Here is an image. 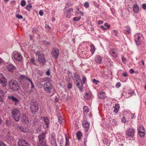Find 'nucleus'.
<instances>
[{"label":"nucleus","mask_w":146,"mask_h":146,"mask_svg":"<svg viewBox=\"0 0 146 146\" xmlns=\"http://www.w3.org/2000/svg\"><path fill=\"white\" fill-rule=\"evenodd\" d=\"M3 90H0V95L4 96V94L3 93Z\"/></svg>","instance_id":"obj_62"},{"label":"nucleus","mask_w":146,"mask_h":146,"mask_svg":"<svg viewBox=\"0 0 146 146\" xmlns=\"http://www.w3.org/2000/svg\"><path fill=\"white\" fill-rule=\"evenodd\" d=\"M19 130L21 131L23 133L27 132L29 131L28 129L26 127L23 126H21L19 127Z\"/></svg>","instance_id":"obj_24"},{"label":"nucleus","mask_w":146,"mask_h":146,"mask_svg":"<svg viewBox=\"0 0 146 146\" xmlns=\"http://www.w3.org/2000/svg\"><path fill=\"white\" fill-rule=\"evenodd\" d=\"M21 122L25 124H28L29 123L28 118L27 116L25 114H23V116L21 118Z\"/></svg>","instance_id":"obj_13"},{"label":"nucleus","mask_w":146,"mask_h":146,"mask_svg":"<svg viewBox=\"0 0 146 146\" xmlns=\"http://www.w3.org/2000/svg\"><path fill=\"white\" fill-rule=\"evenodd\" d=\"M134 72V70L132 69H131L129 70V72L131 74L133 73Z\"/></svg>","instance_id":"obj_64"},{"label":"nucleus","mask_w":146,"mask_h":146,"mask_svg":"<svg viewBox=\"0 0 146 146\" xmlns=\"http://www.w3.org/2000/svg\"><path fill=\"white\" fill-rule=\"evenodd\" d=\"M21 4V6H22V7H24L25 6L26 4V1L24 0H22Z\"/></svg>","instance_id":"obj_40"},{"label":"nucleus","mask_w":146,"mask_h":146,"mask_svg":"<svg viewBox=\"0 0 146 146\" xmlns=\"http://www.w3.org/2000/svg\"><path fill=\"white\" fill-rule=\"evenodd\" d=\"M44 90L46 92H49L52 88V85L49 82L45 83L43 86Z\"/></svg>","instance_id":"obj_8"},{"label":"nucleus","mask_w":146,"mask_h":146,"mask_svg":"<svg viewBox=\"0 0 146 146\" xmlns=\"http://www.w3.org/2000/svg\"><path fill=\"white\" fill-rule=\"evenodd\" d=\"M95 61L98 64H100L101 62V58L100 56L98 55L96 56Z\"/></svg>","instance_id":"obj_22"},{"label":"nucleus","mask_w":146,"mask_h":146,"mask_svg":"<svg viewBox=\"0 0 146 146\" xmlns=\"http://www.w3.org/2000/svg\"><path fill=\"white\" fill-rule=\"evenodd\" d=\"M7 80L5 77L0 73V83L3 86H5L7 85Z\"/></svg>","instance_id":"obj_10"},{"label":"nucleus","mask_w":146,"mask_h":146,"mask_svg":"<svg viewBox=\"0 0 146 146\" xmlns=\"http://www.w3.org/2000/svg\"><path fill=\"white\" fill-rule=\"evenodd\" d=\"M129 120V119H126L125 116H123L121 119V121L123 123H125L128 121Z\"/></svg>","instance_id":"obj_30"},{"label":"nucleus","mask_w":146,"mask_h":146,"mask_svg":"<svg viewBox=\"0 0 146 146\" xmlns=\"http://www.w3.org/2000/svg\"><path fill=\"white\" fill-rule=\"evenodd\" d=\"M125 28H126V29L125 30V33L129 34L131 32V29L128 26Z\"/></svg>","instance_id":"obj_33"},{"label":"nucleus","mask_w":146,"mask_h":146,"mask_svg":"<svg viewBox=\"0 0 146 146\" xmlns=\"http://www.w3.org/2000/svg\"><path fill=\"white\" fill-rule=\"evenodd\" d=\"M105 95V93L104 92H100L98 94V98L100 99H104L106 97Z\"/></svg>","instance_id":"obj_23"},{"label":"nucleus","mask_w":146,"mask_h":146,"mask_svg":"<svg viewBox=\"0 0 146 146\" xmlns=\"http://www.w3.org/2000/svg\"><path fill=\"white\" fill-rule=\"evenodd\" d=\"M86 80V76H83L82 78V83L84 84H85Z\"/></svg>","instance_id":"obj_39"},{"label":"nucleus","mask_w":146,"mask_h":146,"mask_svg":"<svg viewBox=\"0 0 146 146\" xmlns=\"http://www.w3.org/2000/svg\"><path fill=\"white\" fill-rule=\"evenodd\" d=\"M133 11L135 13H137L139 11V7L138 5L136 4H135L133 7Z\"/></svg>","instance_id":"obj_20"},{"label":"nucleus","mask_w":146,"mask_h":146,"mask_svg":"<svg viewBox=\"0 0 146 146\" xmlns=\"http://www.w3.org/2000/svg\"><path fill=\"white\" fill-rule=\"evenodd\" d=\"M18 145L19 146H30L27 141L23 139H20L19 141Z\"/></svg>","instance_id":"obj_11"},{"label":"nucleus","mask_w":146,"mask_h":146,"mask_svg":"<svg viewBox=\"0 0 146 146\" xmlns=\"http://www.w3.org/2000/svg\"><path fill=\"white\" fill-rule=\"evenodd\" d=\"M45 137V134L44 133L41 134L39 136V140L38 142V146H46Z\"/></svg>","instance_id":"obj_1"},{"label":"nucleus","mask_w":146,"mask_h":146,"mask_svg":"<svg viewBox=\"0 0 146 146\" xmlns=\"http://www.w3.org/2000/svg\"><path fill=\"white\" fill-rule=\"evenodd\" d=\"M74 76L76 79V82H79L80 80H81V78L77 74L75 73L74 74Z\"/></svg>","instance_id":"obj_27"},{"label":"nucleus","mask_w":146,"mask_h":146,"mask_svg":"<svg viewBox=\"0 0 146 146\" xmlns=\"http://www.w3.org/2000/svg\"><path fill=\"white\" fill-rule=\"evenodd\" d=\"M109 52L111 55L114 57H116L118 56L117 52L115 50H111Z\"/></svg>","instance_id":"obj_19"},{"label":"nucleus","mask_w":146,"mask_h":146,"mask_svg":"<svg viewBox=\"0 0 146 146\" xmlns=\"http://www.w3.org/2000/svg\"><path fill=\"white\" fill-rule=\"evenodd\" d=\"M12 114L13 117L16 121H18L19 120L20 118V113L19 110L13 109Z\"/></svg>","instance_id":"obj_4"},{"label":"nucleus","mask_w":146,"mask_h":146,"mask_svg":"<svg viewBox=\"0 0 146 146\" xmlns=\"http://www.w3.org/2000/svg\"><path fill=\"white\" fill-rule=\"evenodd\" d=\"M59 54V50L57 48H54L53 49L52 51V54L55 59L58 58Z\"/></svg>","instance_id":"obj_12"},{"label":"nucleus","mask_w":146,"mask_h":146,"mask_svg":"<svg viewBox=\"0 0 146 146\" xmlns=\"http://www.w3.org/2000/svg\"><path fill=\"white\" fill-rule=\"evenodd\" d=\"M81 19V17L80 16L78 17H75L74 18L73 20L74 21H78Z\"/></svg>","instance_id":"obj_36"},{"label":"nucleus","mask_w":146,"mask_h":146,"mask_svg":"<svg viewBox=\"0 0 146 146\" xmlns=\"http://www.w3.org/2000/svg\"><path fill=\"white\" fill-rule=\"evenodd\" d=\"M83 126L85 128V130L87 132L89 130L90 123L87 121L85 120L83 122Z\"/></svg>","instance_id":"obj_17"},{"label":"nucleus","mask_w":146,"mask_h":146,"mask_svg":"<svg viewBox=\"0 0 146 146\" xmlns=\"http://www.w3.org/2000/svg\"><path fill=\"white\" fill-rule=\"evenodd\" d=\"M12 56L15 60L18 61H21L22 58V56L21 54L15 52L13 53Z\"/></svg>","instance_id":"obj_6"},{"label":"nucleus","mask_w":146,"mask_h":146,"mask_svg":"<svg viewBox=\"0 0 146 146\" xmlns=\"http://www.w3.org/2000/svg\"><path fill=\"white\" fill-rule=\"evenodd\" d=\"M142 35L140 33H137L134 36L135 40L137 45H140L141 42V37Z\"/></svg>","instance_id":"obj_5"},{"label":"nucleus","mask_w":146,"mask_h":146,"mask_svg":"<svg viewBox=\"0 0 146 146\" xmlns=\"http://www.w3.org/2000/svg\"><path fill=\"white\" fill-rule=\"evenodd\" d=\"M10 88L13 90L17 91L19 90V87L17 81L14 80H11L9 83Z\"/></svg>","instance_id":"obj_2"},{"label":"nucleus","mask_w":146,"mask_h":146,"mask_svg":"<svg viewBox=\"0 0 146 146\" xmlns=\"http://www.w3.org/2000/svg\"><path fill=\"white\" fill-rule=\"evenodd\" d=\"M32 7V6L30 4L29 5H27L26 6V8L27 10L30 11L31 10Z\"/></svg>","instance_id":"obj_35"},{"label":"nucleus","mask_w":146,"mask_h":146,"mask_svg":"<svg viewBox=\"0 0 146 146\" xmlns=\"http://www.w3.org/2000/svg\"><path fill=\"white\" fill-rule=\"evenodd\" d=\"M8 140L10 142H11L13 141V138L12 136H9L7 138Z\"/></svg>","instance_id":"obj_41"},{"label":"nucleus","mask_w":146,"mask_h":146,"mask_svg":"<svg viewBox=\"0 0 146 146\" xmlns=\"http://www.w3.org/2000/svg\"><path fill=\"white\" fill-rule=\"evenodd\" d=\"M139 133L140 136L141 137H143L145 135L144 131H138Z\"/></svg>","instance_id":"obj_37"},{"label":"nucleus","mask_w":146,"mask_h":146,"mask_svg":"<svg viewBox=\"0 0 146 146\" xmlns=\"http://www.w3.org/2000/svg\"><path fill=\"white\" fill-rule=\"evenodd\" d=\"M44 123L45 125L47 127H48L49 123V119L47 117H45L44 119Z\"/></svg>","instance_id":"obj_26"},{"label":"nucleus","mask_w":146,"mask_h":146,"mask_svg":"<svg viewBox=\"0 0 146 146\" xmlns=\"http://www.w3.org/2000/svg\"><path fill=\"white\" fill-rule=\"evenodd\" d=\"M84 6L86 8H88L89 6V4L87 2H85L84 4Z\"/></svg>","instance_id":"obj_46"},{"label":"nucleus","mask_w":146,"mask_h":146,"mask_svg":"<svg viewBox=\"0 0 146 146\" xmlns=\"http://www.w3.org/2000/svg\"><path fill=\"white\" fill-rule=\"evenodd\" d=\"M50 141L51 146H57L56 142V135L54 133L51 134Z\"/></svg>","instance_id":"obj_7"},{"label":"nucleus","mask_w":146,"mask_h":146,"mask_svg":"<svg viewBox=\"0 0 146 146\" xmlns=\"http://www.w3.org/2000/svg\"><path fill=\"white\" fill-rule=\"evenodd\" d=\"M114 108L113 112L117 113L119 111V109L120 108L119 105L118 104H115L114 106L113 107Z\"/></svg>","instance_id":"obj_25"},{"label":"nucleus","mask_w":146,"mask_h":146,"mask_svg":"<svg viewBox=\"0 0 146 146\" xmlns=\"http://www.w3.org/2000/svg\"><path fill=\"white\" fill-rule=\"evenodd\" d=\"M38 59L40 62L43 64L45 63L46 59L44 57V55L43 54H42L38 55Z\"/></svg>","instance_id":"obj_15"},{"label":"nucleus","mask_w":146,"mask_h":146,"mask_svg":"<svg viewBox=\"0 0 146 146\" xmlns=\"http://www.w3.org/2000/svg\"><path fill=\"white\" fill-rule=\"evenodd\" d=\"M90 47L91 48L90 51L92 52V55H93L95 51L94 46L93 44H91L90 45Z\"/></svg>","instance_id":"obj_28"},{"label":"nucleus","mask_w":146,"mask_h":146,"mask_svg":"<svg viewBox=\"0 0 146 146\" xmlns=\"http://www.w3.org/2000/svg\"><path fill=\"white\" fill-rule=\"evenodd\" d=\"M135 134V130L132 128L128 129L126 131V134L129 136L133 137Z\"/></svg>","instance_id":"obj_14"},{"label":"nucleus","mask_w":146,"mask_h":146,"mask_svg":"<svg viewBox=\"0 0 146 146\" xmlns=\"http://www.w3.org/2000/svg\"><path fill=\"white\" fill-rule=\"evenodd\" d=\"M0 146H6L5 144L2 142H0Z\"/></svg>","instance_id":"obj_59"},{"label":"nucleus","mask_w":146,"mask_h":146,"mask_svg":"<svg viewBox=\"0 0 146 146\" xmlns=\"http://www.w3.org/2000/svg\"><path fill=\"white\" fill-rule=\"evenodd\" d=\"M142 7L143 9H146V4H143L142 5Z\"/></svg>","instance_id":"obj_52"},{"label":"nucleus","mask_w":146,"mask_h":146,"mask_svg":"<svg viewBox=\"0 0 146 146\" xmlns=\"http://www.w3.org/2000/svg\"><path fill=\"white\" fill-rule=\"evenodd\" d=\"M4 96L0 95V102H3V98Z\"/></svg>","instance_id":"obj_53"},{"label":"nucleus","mask_w":146,"mask_h":146,"mask_svg":"<svg viewBox=\"0 0 146 146\" xmlns=\"http://www.w3.org/2000/svg\"><path fill=\"white\" fill-rule=\"evenodd\" d=\"M30 109L32 113L37 112L38 110V105L35 102H31L30 104Z\"/></svg>","instance_id":"obj_3"},{"label":"nucleus","mask_w":146,"mask_h":146,"mask_svg":"<svg viewBox=\"0 0 146 146\" xmlns=\"http://www.w3.org/2000/svg\"><path fill=\"white\" fill-rule=\"evenodd\" d=\"M43 42H44V43L45 44L48 45L50 44V43L48 42H47L45 41H43Z\"/></svg>","instance_id":"obj_63"},{"label":"nucleus","mask_w":146,"mask_h":146,"mask_svg":"<svg viewBox=\"0 0 146 146\" xmlns=\"http://www.w3.org/2000/svg\"><path fill=\"white\" fill-rule=\"evenodd\" d=\"M104 26L106 27L108 29H109L110 27V25L108 24V23H105L104 24Z\"/></svg>","instance_id":"obj_50"},{"label":"nucleus","mask_w":146,"mask_h":146,"mask_svg":"<svg viewBox=\"0 0 146 146\" xmlns=\"http://www.w3.org/2000/svg\"><path fill=\"white\" fill-rule=\"evenodd\" d=\"M70 142L69 140L67 138L66 136V141L65 146H70Z\"/></svg>","instance_id":"obj_31"},{"label":"nucleus","mask_w":146,"mask_h":146,"mask_svg":"<svg viewBox=\"0 0 146 146\" xmlns=\"http://www.w3.org/2000/svg\"><path fill=\"white\" fill-rule=\"evenodd\" d=\"M16 17L19 19H22L23 18L22 16L21 15H19V14L16 15Z\"/></svg>","instance_id":"obj_45"},{"label":"nucleus","mask_w":146,"mask_h":146,"mask_svg":"<svg viewBox=\"0 0 146 146\" xmlns=\"http://www.w3.org/2000/svg\"><path fill=\"white\" fill-rule=\"evenodd\" d=\"M90 94L88 93H86L85 94V96L84 97L87 100H89L90 99Z\"/></svg>","instance_id":"obj_32"},{"label":"nucleus","mask_w":146,"mask_h":146,"mask_svg":"<svg viewBox=\"0 0 146 146\" xmlns=\"http://www.w3.org/2000/svg\"><path fill=\"white\" fill-rule=\"evenodd\" d=\"M46 74L48 76H49L50 75V72L49 70H48L46 72Z\"/></svg>","instance_id":"obj_60"},{"label":"nucleus","mask_w":146,"mask_h":146,"mask_svg":"<svg viewBox=\"0 0 146 146\" xmlns=\"http://www.w3.org/2000/svg\"><path fill=\"white\" fill-rule=\"evenodd\" d=\"M33 33H36V28H34L33 29Z\"/></svg>","instance_id":"obj_57"},{"label":"nucleus","mask_w":146,"mask_h":146,"mask_svg":"<svg viewBox=\"0 0 146 146\" xmlns=\"http://www.w3.org/2000/svg\"><path fill=\"white\" fill-rule=\"evenodd\" d=\"M92 82L93 83H96L95 84L97 85L98 84V83H99V82L98 80H96L95 79H94L92 81Z\"/></svg>","instance_id":"obj_47"},{"label":"nucleus","mask_w":146,"mask_h":146,"mask_svg":"<svg viewBox=\"0 0 146 146\" xmlns=\"http://www.w3.org/2000/svg\"><path fill=\"white\" fill-rule=\"evenodd\" d=\"M89 109L88 107L86 106H85L84 107L83 109V111L84 112H88L89 111Z\"/></svg>","instance_id":"obj_34"},{"label":"nucleus","mask_w":146,"mask_h":146,"mask_svg":"<svg viewBox=\"0 0 146 146\" xmlns=\"http://www.w3.org/2000/svg\"><path fill=\"white\" fill-rule=\"evenodd\" d=\"M37 73L38 75L41 76L43 74V73L42 72H41L40 71H38L37 72Z\"/></svg>","instance_id":"obj_54"},{"label":"nucleus","mask_w":146,"mask_h":146,"mask_svg":"<svg viewBox=\"0 0 146 146\" xmlns=\"http://www.w3.org/2000/svg\"><path fill=\"white\" fill-rule=\"evenodd\" d=\"M30 61L31 62V63L32 64H33L34 65H36V63H35V59L34 58H31V59Z\"/></svg>","instance_id":"obj_38"},{"label":"nucleus","mask_w":146,"mask_h":146,"mask_svg":"<svg viewBox=\"0 0 146 146\" xmlns=\"http://www.w3.org/2000/svg\"><path fill=\"white\" fill-rule=\"evenodd\" d=\"M76 84V85L79 88L80 91L81 92H82L83 90V83L82 82V80H80L79 82H77Z\"/></svg>","instance_id":"obj_18"},{"label":"nucleus","mask_w":146,"mask_h":146,"mask_svg":"<svg viewBox=\"0 0 146 146\" xmlns=\"http://www.w3.org/2000/svg\"><path fill=\"white\" fill-rule=\"evenodd\" d=\"M8 98L9 99H11L15 102V104H17L19 102V100L17 98L14 96H8Z\"/></svg>","instance_id":"obj_21"},{"label":"nucleus","mask_w":146,"mask_h":146,"mask_svg":"<svg viewBox=\"0 0 146 146\" xmlns=\"http://www.w3.org/2000/svg\"><path fill=\"white\" fill-rule=\"evenodd\" d=\"M76 136L78 139L79 140L81 138V136H82L81 132L80 131H78L76 134Z\"/></svg>","instance_id":"obj_29"},{"label":"nucleus","mask_w":146,"mask_h":146,"mask_svg":"<svg viewBox=\"0 0 146 146\" xmlns=\"http://www.w3.org/2000/svg\"><path fill=\"white\" fill-rule=\"evenodd\" d=\"M63 120V119L62 117H60L59 118V119H58L59 122L60 123V124L62 123L63 122V121H62Z\"/></svg>","instance_id":"obj_48"},{"label":"nucleus","mask_w":146,"mask_h":146,"mask_svg":"<svg viewBox=\"0 0 146 146\" xmlns=\"http://www.w3.org/2000/svg\"><path fill=\"white\" fill-rule=\"evenodd\" d=\"M64 143L63 139L62 138L61 140H60L59 144L60 146H63Z\"/></svg>","instance_id":"obj_43"},{"label":"nucleus","mask_w":146,"mask_h":146,"mask_svg":"<svg viewBox=\"0 0 146 146\" xmlns=\"http://www.w3.org/2000/svg\"><path fill=\"white\" fill-rule=\"evenodd\" d=\"M112 34L113 35H114L116 36H117V32L115 30H113L112 32Z\"/></svg>","instance_id":"obj_44"},{"label":"nucleus","mask_w":146,"mask_h":146,"mask_svg":"<svg viewBox=\"0 0 146 146\" xmlns=\"http://www.w3.org/2000/svg\"><path fill=\"white\" fill-rule=\"evenodd\" d=\"M39 14L40 16H42L43 15L44 13L42 11H39Z\"/></svg>","instance_id":"obj_56"},{"label":"nucleus","mask_w":146,"mask_h":146,"mask_svg":"<svg viewBox=\"0 0 146 146\" xmlns=\"http://www.w3.org/2000/svg\"><path fill=\"white\" fill-rule=\"evenodd\" d=\"M121 86V83L120 82L117 83L116 84V86L117 87H119Z\"/></svg>","instance_id":"obj_55"},{"label":"nucleus","mask_w":146,"mask_h":146,"mask_svg":"<svg viewBox=\"0 0 146 146\" xmlns=\"http://www.w3.org/2000/svg\"><path fill=\"white\" fill-rule=\"evenodd\" d=\"M144 127L141 126L139 127L138 129V131H144Z\"/></svg>","instance_id":"obj_42"},{"label":"nucleus","mask_w":146,"mask_h":146,"mask_svg":"<svg viewBox=\"0 0 146 146\" xmlns=\"http://www.w3.org/2000/svg\"><path fill=\"white\" fill-rule=\"evenodd\" d=\"M20 79L21 80V81L24 80H27L31 84V88H33L34 87V86L33 84V83L32 81L30 79V78L27 77L26 76L24 75H21L19 77Z\"/></svg>","instance_id":"obj_9"},{"label":"nucleus","mask_w":146,"mask_h":146,"mask_svg":"<svg viewBox=\"0 0 146 146\" xmlns=\"http://www.w3.org/2000/svg\"><path fill=\"white\" fill-rule=\"evenodd\" d=\"M38 119H34L33 122V123L35 125L37 124L38 123Z\"/></svg>","instance_id":"obj_51"},{"label":"nucleus","mask_w":146,"mask_h":146,"mask_svg":"<svg viewBox=\"0 0 146 146\" xmlns=\"http://www.w3.org/2000/svg\"><path fill=\"white\" fill-rule=\"evenodd\" d=\"M73 10L72 8L69 9L68 11V14L69 13L70 14V13H71L73 11Z\"/></svg>","instance_id":"obj_58"},{"label":"nucleus","mask_w":146,"mask_h":146,"mask_svg":"<svg viewBox=\"0 0 146 146\" xmlns=\"http://www.w3.org/2000/svg\"><path fill=\"white\" fill-rule=\"evenodd\" d=\"M8 70L11 72H13L15 69V67L11 64H8L7 66Z\"/></svg>","instance_id":"obj_16"},{"label":"nucleus","mask_w":146,"mask_h":146,"mask_svg":"<svg viewBox=\"0 0 146 146\" xmlns=\"http://www.w3.org/2000/svg\"><path fill=\"white\" fill-rule=\"evenodd\" d=\"M72 83H70L68 84L67 85V87L68 88H72Z\"/></svg>","instance_id":"obj_49"},{"label":"nucleus","mask_w":146,"mask_h":146,"mask_svg":"<svg viewBox=\"0 0 146 146\" xmlns=\"http://www.w3.org/2000/svg\"><path fill=\"white\" fill-rule=\"evenodd\" d=\"M122 75L124 77H126L127 76V74L126 73L124 72L122 74Z\"/></svg>","instance_id":"obj_61"}]
</instances>
